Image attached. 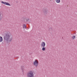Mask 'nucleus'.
<instances>
[{
  "mask_svg": "<svg viewBox=\"0 0 77 77\" xmlns=\"http://www.w3.org/2000/svg\"><path fill=\"white\" fill-rule=\"evenodd\" d=\"M23 27L24 29V28H27V26H26V25L25 24H23Z\"/></svg>",
  "mask_w": 77,
  "mask_h": 77,
  "instance_id": "nucleus-8",
  "label": "nucleus"
},
{
  "mask_svg": "<svg viewBox=\"0 0 77 77\" xmlns=\"http://www.w3.org/2000/svg\"><path fill=\"white\" fill-rule=\"evenodd\" d=\"M72 38L73 39H74L75 38V36L74 35L72 37Z\"/></svg>",
  "mask_w": 77,
  "mask_h": 77,
  "instance_id": "nucleus-13",
  "label": "nucleus"
},
{
  "mask_svg": "<svg viewBox=\"0 0 77 77\" xmlns=\"http://www.w3.org/2000/svg\"><path fill=\"white\" fill-rule=\"evenodd\" d=\"M1 3H3V4L5 5H7L8 6H11V4H10L8 2L2 1Z\"/></svg>",
  "mask_w": 77,
  "mask_h": 77,
  "instance_id": "nucleus-4",
  "label": "nucleus"
},
{
  "mask_svg": "<svg viewBox=\"0 0 77 77\" xmlns=\"http://www.w3.org/2000/svg\"><path fill=\"white\" fill-rule=\"evenodd\" d=\"M21 69L22 70V71L23 72H24V67H23V66H21Z\"/></svg>",
  "mask_w": 77,
  "mask_h": 77,
  "instance_id": "nucleus-7",
  "label": "nucleus"
},
{
  "mask_svg": "<svg viewBox=\"0 0 77 77\" xmlns=\"http://www.w3.org/2000/svg\"><path fill=\"white\" fill-rule=\"evenodd\" d=\"M43 13L44 15H46L47 14V9H45L43 11Z\"/></svg>",
  "mask_w": 77,
  "mask_h": 77,
  "instance_id": "nucleus-6",
  "label": "nucleus"
},
{
  "mask_svg": "<svg viewBox=\"0 0 77 77\" xmlns=\"http://www.w3.org/2000/svg\"><path fill=\"white\" fill-rule=\"evenodd\" d=\"M56 2L58 3H59L60 2V0H55Z\"/></svg>",
  "mask_w": 77,
  "mask_h": 77,
  "instance_id": "nucleus-10",
  "label": "nucleus"
},
{
  "mask_svg": "<svg viewBox=\"0 0 77 77\" xmlns=\"http://www.w3.org/2000/svg\"><path fill=\"white\" fill-rule=\"evenodd\" d=\"M2 16L1 13H0V21H1V20H2Z\"/></svg>",
  "mask_w": 77,
  "mask_h": 77,
  "instance_id": "nucleus-11",
  "label": "nucleus"
},
{
  "mask_svg": "<svg viewBox=\"0 0 77 77\" xmlns=\"http://www.w3.org/2000/svg\"><path fill=\"white\" fill-rule=\"evenodd\" d=\"M4 39L5 42L8 43V42H10L12 40V37H11V34L9 32H7L5 34V36L4 37Z\"/></svg>",
  "mask_w": 77,
  "mask_h": 77,
  "instance_id": "nucleus-1",
  "label": "nucleus"
},
{
  "mask_svg": "<svg viewBox=\"0 0 77 77\" xmlns=\"http://www.w3.org/2000/svg\"><path fill=\"white\" fill-rule=\"evenodd\" d=\"M2 41H3V38L2 36H0V42H2Z\"/></svg>",
  "mask_w": 77,
  "mask_h": 77,
  "instance_id": "nucleus-9",
  "label": "nucleus"
},
{
  "mask_svg": "<svg viewBox=\"0 0 77 77\" xmlns=\"http://www.w3.org/2000/svg\"><path fill=\"white\" fill-rule=\"evenodd\" d=\"M33 64L36 67H37L38 65V61H37V60H35V61L34 62Z\"/></svg>",
  "mask_w": 77,
  "mask_h": 77,
  "instance_id": "nucleus-3",
  "label": "nucleus"
},
{
  "mask_svg": "<svg viewBox=\"0 0 77 77\" xmlns=\"http://www.w3.org/2000/svg\"><path fill=\"white\" fill-rule=\"evenodd\" d=\"M26 22H28V21H29V19L28 18V19H26Z\"/></svg>",
  "mask_w": 77,
  "mask_h": 77,
  "instance_id": "nucleus-14",
  "label": "nucleus"
},
{
  "mask_svg": "<svg viewBox=\"0 0 77 77\" xmlns=\"http://www.w3.org/2000/svg\"><path fill=\"white\" fill-rule=\"evenodd\" d=\"M27 77H35L33 71H31L27 73Z\"/></svg>",
  "mask_w": 77,
  "mask_h": 77,
  "instance_id": "nucleus-2",
  "label": "nucleus"
},
{
  "mask_svg": "<svg viewBox=\"0 0 77 77\" xmlns=\"http://www.w3.org/2000/svg\"><path fill=\"white\" fill-rule=\"evenodd\" d=\"M42 51H45V48L43 47L42 48Z\"/></svg>",
  "mask_w": 77,
  "mask_h": 77,
  "instance_id": "nucleus-12",
  "label": "nucleus"
},
{
  "mask_svg": "<svg viewBox=\"0 0 77 77\" xmlns=\"http://www.w3.org/2000/svg\"><path fill=\"white\" fill-rule=\"evenodd\" d=\"M41 46L42 47H45V42H42V43Z\"/></svg>",
  "mask_w": 77,
  "mask_h": 77,
  "instance_id": "nucleus-5",
  "label": "nucleus"
}]
</instances>
